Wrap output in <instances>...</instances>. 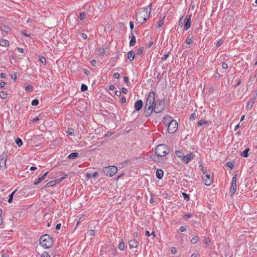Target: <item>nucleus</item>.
<instances>
[{
    "mask_svg": "<svg viewBox=\"0 0 257 257\" xmlns=\"http://www.w3.org/2000/svg\"><path fill=\"white\" fill-rule=\"evenodd\" d=\"M143 52V48H140L138 49V54L139 55H141Z\"/></svg>",
    "mask_w": 257,
    "mask_h": 257,
    "instance_id": "3c124183",
    "label": "nucleus"
},
{
    "mask_svg": "<svg viewBox=\"0 0 257 257\" xmlns=\"http://www.w3.org/2000/svg\"><path fill=\"white\" fill-rule=\"evenodd\" d=\"M143 101L141 99L137 100L135 104V110L139 111L143 107Z\"/></svg>",
    "mask_w": 257,
    "mask_h": 257,
    "instance_id": "f8f14e48",
    "label": "nucleus"
},
{
    "mask_svg": "<svg viewBox=\"0 0 257 257\" xmlns=\"http://www.w3.org/2000/svg\"><path fill=\"white\" fill-rule=\"evenodd\" d=\"M256 96H257V93H256L255 95L253 97V98L252 99V100H251L250 101L248 102L247 105H246V108L247 109H249L252 107L254 102L255 101V100L256 99Z\"/></svg>",
    "mask_w": 257,
    "mask_h": 257,
    "instance_id": "2eb2a0df",
    "label": "nucleus"
},
{
    "mask_svg": "<svg viewBox=\"0 0 257 257\" xmlns=\"http://www.w3.org/2000/svg\"><path fill=\"white\" fill-rule=\"evenodd\" d=\"M11 78L15 81L17 79V75L15 73L14 74H11Z\"/></svg>",
    "mask_w": 257,
    "mask_h": 257,
    "instance_id": "5fc2aeb1",
    "label": "nucleus"
},
{
    "mask_svg": "<svg viewBox=\"0 0 257 257\" xmlns=\"http://www.w3.org/2000/svg\"><path fill=\"white\" fill-rule=\"evenodd\" d=\"M40 243L42 246L47 248L52 246L53 241L52 238L48 234H45L40 238Z\"/></svg>",
    "mask_w": 257,
    "mask_h": 257,
    "instance_id": "7ed1b4c3",
    "label": "nucleus"
},
{
    "mask_svg": "<svg viewBox=\"0 0 257 257\" xmlns=\"http://www.w3.org/2000/svg\"><path fill=\"white\" fill-rule=\"evenodd\" d=\"M236 181H237V178H236V175L232 178L231 186L230 188L229 193L231 194V195H233L235 192V191L236 190Z\"/></svg>",
    "mask_w": 257,
    "mask_h": 257,
    "instance_id": "1a4fd4ad",
    "label": "nucleus"
},
{
    "mask_svg": "<svg viewBox=\"0 0 257 257\" xmlns=\"http://www.w3.org/2000/svg\"><path fill=\"white\" fill-rule=\"evenodd\" d=\"M201 167V171H202L204 176L202 177V180L204 184L206 186H210L212 182V179L208 174H206L204 168L202 166Z\"/></svg>",
    "mask_w": 257,
    "mask_h": 257,
    "instance_id": "0eeeda50",
    "label": "nucleus"
},
{
    "mask_svg": "<svg viewBox=\"0 0 257 257\" xmlns=\"http://www.w3.org/2000/svg\"><path fill=\"white\" fill-rule=\"evenodd\" d=\"M135 57V52L133 51H131L127 54V58L130 61H133Z\"/></svg>",
    "mask_w": 257,
    "mask_h": 257,
    "instance_id": "aec40b11",
    "label": "nucleus"
},
{
    "mask_svg": "<svg viewBox=\"0 0 257 257\" xmlns=\"http://www.w3.org/2000/svg\"><path fill=\"white\" fill-rule=\"evenodd\" d=\"M125 246V245L124 242L123 240L122 239H121L118 244V248L119 249L123 250L124 249Z\"/></svg>",
    "mask_w": 257,
    "mask_h": 257,
    "instance_id": "5701e85b",
    "label": "nucleus"
},
{
    "mask_svg": "<svg viewBox=\"0 0 257 257\" xmlns=\"http://www.w3.org/2000/svg\"><path fill=\"white\" fill-rule=\"evenodd\" d=\"M41 257H50V256L47 252L44 251L42 253Z\"/></svg>",
    "mask_w": 257,
    "mask_h": 257,
    "instance_id": "37998d69",
    "label": "nucleus"
},
{
    "mask_svg": "<svg viewBox=\"0 0 257 257\" xmlns=\"http://www.w3.org/2000/svg\"><path fill=\"white\" fill-rule=\"evenodd\" d=\"M121 92L120 91L117 90L115 91V95H117V96H120L121 95Z\"/></svg>",
    "mask_w": 257,
    "mask_h": 257,
    "instance_id": "bf43d9fd",
    "label": "nucleus"
},
{
    "mask_svg": "<svg viewBox=\"0 0 257 257\" xmlns=\"http://www.w3.org/2000/svg\"><path fill=\"white\" fill-rule=\"evenodd\" d=\"M196 118V114L195 113H192L190 116V120H194Z\"/></svg>",
    "mask_w": 257,
    "mask_h": 257,
    "instance_id": "de8ad7c7",
    "label": "nucleus"
},
{
    "mask_svg": "<svg viewBox=\"0 0 257 257\" xmlns=\"http://www.w3.org/2000/svg\"><path fill=\"white\" fill-rule=\"evenodd\" d=\"M192 38L193 37H191L190 38L189 37V36L186 39V43L187 44H191L193 42V41H192Z\"/></svg>",
    "mask_w": 257,
    "mask_h": 257,
    "instance_id": "7c9ffc66",
    "label": "nucleus"
},
{
    "mask_svg": "<svg viewBox=\"0 0 257 257\" xmlns=\"http://www.w3.org/2000/svg\"><path fill=\"white\" fill-rule=\"evenodd\" d=\"M95 231L94 230L91 229L88 231V234L90 236H92L94 234Z\"/></svg>",
    "mask_w": 257,
    "mask_h": 257,
    "instance_id": "79ce46f5",
    "label": "nucleus"
},
{
    "mask_svg": "<svg viewBox=\"0 0 257 257\" xmlns=\"http://www.w3.org/2000/svg\"><path fill=\"white\" fill-rule=\"evenodd\" d=\"M150 7L151 5L149 6L148 8H142L137 14V21L138 23L143 24L147 21L150 14L151 8L149 10Z\"/></svg>",
    "mask_w": 257,
    "mask_h": 257,
    "instance_id": "f03ea898",
    "label": "nucleus"
},
{
    "mask_svg": "<svg viewBox=\"0 0 257 257\" xmlns=\"http://www.w3.org/2000/svg\"><path fill=\"white\" fill-rule=\"evenodd\" d=\"M183 196L184 197V198L185 200H188L189 199V197H188V195L185 193H183Z\"/></svg>",
    "mask_w": 257,
    "mask_h": 257,
    "instance_id": "8fccbe9b",
    "label": "nucleus"
},
{
    "mask_svg": "<svg viewBox=\"0 0 257 257\" xmlns=\"http://www.w3.org/2000/svg\"><path fill=\"white\" fill-rule=\"evenodd\" d=\"M85 14L82 13L80 14L79 18L81 20H82L85 18Z\"/></svg>",
    "mask_w": 257,
    "mask_h": 257,
    "instance_id": "c03bdc74",
    "label": "nucleus"
},
{
    "mask_svg": "<svg viewBox=\"0 0 257 257\" xmlns=\"http://www.w3.org/2000/svg\"><path fill=\"white\" fill-rule=\"evenodd\" d=\"M40 61L43 65H45L46 64V60L45 57H40Z\"/></svg>",
    "mask_w": 257,
    "mask_h": 257,
    "instance_id": "c9c22d12",
    "label": "nucleus"
},
{
    "mask_svg": "<svg viewBox=\"0 0 257 257\" xmlns=\"http://www.w3.org/2000/svg\"><path fill=\"white\" fill-rule=\"evenodd\" d=\"M128 244L131 247H137L138 246V242L136 240H131L128 242Z\"/></svg>",
    "mask_w": 257,
    "mask_h": 257,
    "instance_id": "f3484780",
    "label": "nucleus"
},
{
    "mask_svg": "<svg viewBox=\"0 0 257 257\" xmlns=\"http://www.w3.org/2000/svg\"><path fill=\"white\" fill-rule=\"evenodd\" d=\"M104 49L102 48H99L98 49L97 53L99 55H102L104 53Z\"/></svg>",
    "mask_w": 257,
    "mask_h": 257,
    "instance_id": "c756f323",
    "label": "nucleus"
},
{
    "mask_svg": "<svg viewBox=\"0 0 257 257\" xmlns=\"http://www.w3.org/2000/svg\"><path fill=\"white\" fill-rule=\"evenodd\" d=\"M208 123L207 121L206 120H200L198 122V124H197V125L198 126H202L204 124H207Z\"/></svg>",
    "mask_w": 257,
    "mask_h": 257,
    "instance_id": "cd10ccee",
    "label": "nucleus"
},
{
    "mask_svg": "<svg viewBox=\"0 0 257 257\" xmlns=\"http://www.w3.org/2000/svg\"><path fill=\"white\" fill-rule=\"evenodd\" d=\"M124 81L126 83H129V80H128V78L126 76H124Z\"/></svg>",
    "mask_w": 257,
    "mask_h": 257,
    "instance_id": "052dcab7",
    "label": "nucleus"
},
{
    "mask_svg": "<svg viewBox=\"0 0 257 257\" xmlns=\"http://www.w3.org/2000/svg\"><path fill=\"white\" fill-rule=\"evenodd\" d=\"M6 85V83L5 82H2L0 83V86L2 88L4 87Z\"/></svg>",
    "mask_w": 257,
    "mask_h": 257,
    "instance_id": "680f3d73",
    "label": "nucleus"
},
{
    "mask_svg": "<svg viewBox=\"0 0 257 257\" xmlns=\"http://www.w3.org/2000/svg\"><path fill=\"white\" fill-rule=\"evenodd\" d=\"M165 17L163 18V19L160 21H159L158 23V27L160 28L163 25V19H164Z\"/></svg>",
    "mask_w": 257,
    "mask_h": 257,
    "instance_id": "58836bf2",
    "label": "nucleus"
},
{
    "mask_svg": "<svg viewBox=\"0 0 257 257\" xmlns=\"http://www.w3.org/2000/svg\"><path fill=\"white\" fill-rule=\"evenodd\" d=\"M78 156H79V154L78 153H72L68 156V158L69 159H74L77 158V157H78Z\"/></svg>",
    "mask_w": 257,
    "mask_h": 257,
    "instance_id": "4be33fe9",
    "label": "nucleus"
},
{
    "mask_svg": "<svg viewBox=\"0 0 257 257\" xmlns=\"http://www.w3.org/2000/svg\"><path fill=\"white\" fill-rule=\"evenodd\" d=\"M48 174V172L45 173L41 177H39L37 180H36L34 184L36 185L39 184L40 182H41L43 180L45 179V177L47 176Z\"/></svg>",
    "mask_w": 257,
    "mask_h": 257,
    "instance_id": "4468645a",
    "label": "nucleus"
},
{
    "mask_svg": "<svg viewBox=\"0 0 257 257\" xmlns=\"http://www.w3.org/2000/svg\"><path fill=\"white\" fill-rule=\"evenodd\" d=\"M6 156L5 155H2L0 157V168L1 170H4L6 166Z\"/></svg>",
    "mask_w": 257,
    "mask_h": 257,
    "instance_id": "9d476101",
    "label": "nucleus"
},
{
    "mask_svg": "<svg viewBox=\"0 0 257 257\" xmlns=\"http://www.w3.org/2000/svg\"><path fill=\"white\" fill-rule=\"evenodd\" d=\"M169 53H168L167 54H164L163 55V56L162 57V60L165 61L169 57Z\"/></svg>",
    "mask_w": 257,
    "mask_h": 257,
    "instance_id": "ea45409f",
    "label": "nucleus"
},
{
    "mask_svg": "<svg viewBox=\"0 0 257 257\" xmlns=\"http://www.w3.org/2000/svg\"><path fill=\"white\" fill-rule=\"evenodd\" d=\"M119 74L118 73H115L114 74H113V78H115V79H118L119 77Z\"/></svg>",
    "mask_w": 257,
    "mask_h": 257,
    "instance_id": "864d4df0",
    "label": "nucleus"
},
{
    "mask_svg": "<svg viewBox=\"0 0 257 257\" xmlns=\"http://www.w3.org/2000/svg\"><path fill=\"white\" fill-rule=\"evenodd\" d=\"M117 171V168L114 166L106 167L103 169L104 173L109 177L113 176Z\"/></svg>",
    "mask_w": 257,
    "mask_h": 257,
    "instance_id": "423d86ee",
    "label": "nucleus"
},
{
    "mask_svg": "<svg viewBox=\"0 0 257 257\" xmlns=\"http://www.w3.org/2000/svg\"><path fill=\"white\" fill-rule=\"evenodd\" d=\"M165 102L162 100H157L155 102L154 107L152 109V112L160 113L165 109Z\"/></svg>",
    "mask_w": 257,
    "mask_h": 257,
    "instance_id": "39448f33",
    "label": "nucleus"
},
{
    "mask_svg": "<svg viewBox=\"0 0 257 257\" xmlns=\"http://www.w3.org/2000/svg\"><path fill=\"white\" fill-rule=\"evenodd\" d=\"M96 64H97V61H96V60H92V61H91V64H92L93 66H96Z\"/></svg>",
    "mask_w": 257,
    "mask_h": 257,
    "instance_id": "338daca9",
    "label": "nucleus"
},
{
    "mask_svg": "<svg viewBox=\"0 0 257 257\" xmlns=\"http://www.w3.org/2000/svg\"><path fill=\"white\" fill-rule=\"evenodd\" d=\"M39 104V100L38 99H34L32 102V105L33 106H37Z\"/></svg>",
    "mask_w": 257,
    "mask_h": 257,
    "instance_id": "e433bc0d",
    "label": "nucleus"
},
{
    "mask_svg": "<svg viewBox=\"0 0 257 257\" xmlns=\"http://www.w3.org/2000/svg\"><path fill=\"white\" fill-rule=\"evenodd\" d=\"M195 155L194 154L190 153L186 156H184V157H183V159H182V160L185 163H187L190 160L193 159Z\"/></svg>",
    "mask_w": 257,
    "mask_h": 257,
    "instance_id": "9b49d317",
    "label": "nucleus"
},
{
    "mask_svg": "<svg viewBox=\"0 0 257 257\" xmlns=\"http://www.w3.org/2000/svg\"><path fill=\"white\" fill-rule=\"evenodd\" d=\"M16 143L19 146H21L23 144V142H22V141L21 139L20 138H18L16 140Z\"/></svg>",
    "mask_w": 257,
    "mask_h": 257,
    "instance_id": "473e14b6",
    "label": "nucleus"
},
{
    "mask_svg": "<svg viewBox=\"0 0 257 257\" xmlns=\"http://www.w3.org/2000/svg\"><path fill=\"white\" fill-rule=\"evenodd\" d=\"M226 165L228 167H230V168H232L233 166L232 163L230 162H228L226 163Z\"/></svg>",
    "mask_w": 257,
    "mask_h": 257,
    "instance_id": "6e6d98bb",
    "label": "nucleus"
},
{
    "mask_svg": "<svg viewBox=\"0 0 257 257\" xmlns=\"http://www.w3.org/2000/svg\"><path fill=\"white\" fill-rule=\"evenodd\" d=\"M173 119H172V117L169 116H165L163 119V122L166 125L169 126L170 122L171 121H173Z\"/></svg>",
    "mask_w": 257,
    "mask_h": 257,
    "instance_id": "ddd939ff",
    "label": "nucleus"
},
{
    "mask_svg": "<svg viewBox=\"0 0 257 257\" xmlns=\"http://www.w3.org/2000/svg\"><path fill=\"white\" fill-rule=\"evenodd\" d=\"M16 190H15L14 191H13L10 195H9V199L8 200V202L9 203H11L12 201H13V197H14V194L15 193V192H16Z\"/></svg>",
    "mask_w": 257,
    "mask_h": 257,
    "instance_id": "bb28decb",
    "label": "nucleus"
},
{
    "mask_svg": "<svg viewBox=\"0 0 257 257\" xmlns=\"http://www.w3.org/2000/svg\"><path fill=\"white\" fill-rule=\"evenodd\" d=\"M163 171L161 169H158L156 172V176L159 179H161L163 176Z\"/></svg>",
    "mask_w": 257,
    "mask_h": 257,
    "instance_id": "a211bd4d",
    "label": "nucleus"
},
{
    "mask_svg": "<svg viewBox=\"0 0 257 257\" xmlns=\"http://www.w3.org/2000/svg\"><path fill=\"white\" fill-rule=\"evenodd\" d=\"M55 184H56V182H55V180H53V181H50V182H48V183H47L45 187H51V186H53Z\"/></svg>",
    "mask_w": 257,
    "mask_h": 257,
    "instance_id": "2f4dec72",
    "label": "nucleus"
},
{
    "mask_svg": "<svg viewBox=\"0 0 257 257\" xmlns=\"http://www.w3.org/2000/svg\"><path fill=\"white\" fill-rule=\"evenodd\" d=\"M136 37L134 35L132 34L131 38V40L130 42V45L131 46H134L136 44Z\"/></svg>",
    "mask_w": 257,
    "mask_h": 257,
    "instance_id": "412c9836",
    "label": "nucleus"
},
{
    "mask_svg": "<svg viewBox=\"0 0 257 257\" xmlns=\"http://www.w3.org/2000/svg\"><path fill=\"white\" fill-rule=\"evenodd\" d=\"M9 44V42L6 40H3L0 42V45L2 46H8Z\"/></svg>",
    "mask_w": 257,
    "mask_h": 257,
    "instance_id": "393cba45",
    "label": "nucleus"
},
{
    "mask_svg": "<svg viewBox=\"0 0 257 257\" xmlns=\"http://www.w3.org/2000/svg\"><path fill=\"white\" fill-rule=\"evenodd\" d=\"M64 180V178H59L58 179H56V180H55V182H56V183H59L60 182H61L62 180Z\"/></svg>",
    "mask_w": 257,
    "mask_h": 257,
    "instance_id": "09e8293b",
    "label": "nucleus"
},
{
    "mask_svg": "<svg viewBox=\"0 0 257 257\" xmlns=\"http://www.w3.org/2000/svg\"><path fill=\"white\" fill-rule=\"evenodd\" d=\"M198 238H199L198 236H194V237H193L192 238V239H191V242L192 243H196V242L198 241Z\"/></svg>",
    "mask_w": 257,
    "mask_h": 257,
    "instance_id": "72a5a7b5",
    "label": "nucleus"
},
{
    "mask_svg": "<svg viewBox=\"0 0 257 257\" xmlns=\"http://www.w3.org/2000/svg\"><path fill=\"white\" fill-rule=\"evenodd\" d=\"M178 128V122L174 119L170 122L168 126V132L170 134L175 133Z\"/></svg>",
    "mask_w": 257,
    "mask_h": 257,
    "instance_id": "6e6552de",
    "label": "nucleus"
},
{
    "mask_svg": "<svg viewBox=\"0 0 257 257\" xmlns=\"http://www.w3.org/2000/svg\"><path fill=\"white\" fill-rule=\"evenodd\" d=\"M186 20V18H184V17H182L180 21H179V25H183V24L185 23Z\"/></svg>",
    "mask_w": 257,
    "mask_h": 257,
    "instance_id": "f704fd0d",
    "label": "nucleus"
},
{
    "mask_svg": "<svg viewBox=\"0 0 257 257\" xmlns=\"http://www.w3.org/2000/svg\"><path fill=\"white\" fill-rule=\"evenodd\" d=\"M130 28H131L132 30H133V28H134V26L133 22H132V21H131V22H130Z\"/></svg>",
    "mask_w": 257,
    "mask_h": 257,
    "instance_id": "774afa93",
    "label": "nucleus"
},
{
    "mask_svg": "<svg viewBox=\"0 0 257 257\" xmlns=\"http://www.w3.org/2000/svg\"><path fill=\"white\" fill-rule=\"evenodd\" d=\"M249 151V149L247 148V149H245L244 151H243V152H242L241 153V155L243 157L246 158L248 156V153Z\"/></svg>",
    "mask_w": 257,
    "mask_h": 257,
    "instance_id": "b1692460",
    "label": "nucleus"
},
{
    "mask_svg": "<svg viewBox=\"0 0 257 257\" xmlns=\"http://www.w3.org/2000/svg\"><path fill=\"white\" fill-rule=\"evenodd\" d=\"M175 154H176V156L179 158L183 159V157H184V156H183V153L180 151H176Z\"/></svg>",
    "mask_w": 257,
    "mask_h": 257,
    "instance_id": "a878e982",
    "label": "nucleus"
},
{
    "mask_svg": "<svg viewBox=\"0 0 257 257\" xmlns=\"http://www.w3.org/2000/svg\"><path fill=\"white\" fill-rule=\"evenodd\" d=\"M0 29L2 31L5 32L7 33H8L9 32H10V31L11 30V29L10 27L5 26V25L1 26Z\"/></svg>",
    "mask_w": 257,
    "mask_h": 257,
    "instance_id": "6ab92c4d",
    "label": "nucleus"
},
{
    "mask_svg": "<svg viewBox=\"0 0 257 257\" xmlns=\"http://www.w3.org/2000/svg\"><path fill=\"white\" fill-rule=\"evenodd\" d=\"M180 230L181 232H184V231H185L186 230V228L184 226H181L180 227Z\"/></svg>",
    "mask_w": 257,
    "mask_h": 257,
    "instance_id": "0e129e2a",
    "label": "nucleus"
},
{
    "mask_svg": "<svg viewBox=\"0 0 257 257\" xmlns=\"http://www.w3.org/2000/svg\"><path fill=\"white\" fill-rule=\"evenodd\" d=\"M87 86L85 84H82L81 86V90L82 91H85L87 90Z\"/></svg>",
    "mask_w": 257,
    "mask_h": 257,
    "instance_id": "4c0bfd02",
    "label": "nucleus"
},
{
    "mask_svg": "<svg viewBox=\"0 0 257 257\" xmlns=\"http://www.w3.org/2000/svg\"><path fill=\"white\" fill-rule=\"evenodd\" d=\"M171 252L172 254H175L176 252V249L175 247H172L171 248Z\"/></svg>",
    "mask_w": 257,
    "mask_h": 257,
    "instance_id": "4d7b16f0",
    "label": "nucleus"
},
{
    "mask_svg": "<svg viewBox=\"0 0 257 257\" xmlns=\"http://www.w3.org/2000/svg\"><path fill=\"white\" fill-rule=\"evenodd\" d=\"M61 223H58L56 225V230H59L61 228Z\"/></svg>",
    "mask_w": 257,
    "mask_h": 257,
    "instance_id": "e2e57ef3",
    "label": "nucleus"
},
{
    "mask_svg": "<svg viewBox=\"0 0 257 257\" xmlns=\"http://www.w3.org/2000/svg\"><path fill=\"white\" fill-rule=\"evenodd\" d=\"M155 153L158 157H164L169 153V149L164 144L159 145L156 147Z\"/></svg>",
    "mask_w": 257,
    "mask_h": 257,
    "instance_id": "20e7f679",
    "label": "nucleus"
},
{
    "mask_svg": "<svg viewBox=\"0 0 257 257\" xmlns=\"http://www.w3.org/2000/svg\"><path fill=\"white\" fill-rule=\"evenodd\" d=\"M191 216V215L190 214H185L183 216V218L186 219H187Z\"/></svg>",
    "mask_w": 257,
    "mask_h": 257,
    "instance_id": "13d9d810",
    "label": "nucleus"
},
{
    "mask_svg": "<svg viewBox=\"0 0 257 257\" xmlns=\"http://www.w3.org/2000/svg\"><path fill=\"white\" fill-rule=\"evenodd\" d=\"M222 43H223V41H222V40H219V41L217 43V44H216V46L217 47H218L222 45Z\"/></svg>",
    "mask_w": 257,
    "mask_h": 257,
    "instance_id": "49530a36",
    "label": "nucleus"
},
{
    "mask_svg": "<svg viewBox=\"0 0 257 257\" xmlns=\"http://www.w3.org/2000/svg\"><path fill=\"white\" fill-rule=\"evenodd\" d=\"M191 15H190L189 18L187 19H186V22L185 23V30H186L190 28L191 26Z\"/></svg>",
    "mask_w": 257,
    "mask_h": 257,
    "instance_id": "dca6fc26",
    "label": "nucleus"
},
{
    "mask_svg": "<svg viewBox=\"0 0 257 257\" xmlns=\"http://www.w3.org/2000/svg\"><path fill=\"white\" fill-rule=\"evenodd\" d=\"M26 90L29 91H32L33 90V87L31 85H29L26 87Z\"/></svg>",
    "mask_w": 257,
    "mask_h": 257,
    "instance_id": "a19ab883",
    "label": "nucleus"
},
{
    "mask_svg": "<svg viewBox=\"0 0 257 257\" xmlns=\"http://www.w3.org/2000/svg\"><path fill=\"white\" fill-rule=\"evenodd\" d=\"M7 93L4 91L0 92V97L2 99H5L7 97Z\"/></svg>",
    "mask_w": 257,
    "mask_h": 257,
    "instance_id": "c85d7f7f",
    "label": "nucleus"
},
{
    "mask_svg": "<svg viewBox=\"0 0 257 257\" xmlns=\"http://www.w3.org/2000/svg\"><path fill=\"white\" fill-rule=\"evenodd\" d=\"M98 173L97 172H94L92 174H91L92 177H96L98 175Z\"/></svg>",
    "mask_w": 257,
    "mask_h": 257,
    "instance_id": "69168bd1",
    "label": "nucleus"
},
{
    "mask_svg": "<svg viewBox=\"0 0 257 257\" xmlns=\"http://www.w3.org/2000/svg\"><path fill=\"white\" fill-rule=\"evenodd\" d=\"M228 67V66H227V64L225 63H223L222 64V68L223 69H226Z\"/></svg>",
    "mask_w": 257,
    "mask_h": 257,
    "instance_id": "603ef678",
    "label": "nucleus"
},
{
    "mask_svg": "<svg viewBox=\"0 0 257 257\" xmlns=\"http://www.w3.org/2000/svg\"><path fill=\"white\" fill-rule=\"evenodd\" d=\"M67 133L70 135H72L73 134V130L72 128H69L67 131Z\"/></svg>",
    "mask_w": 257,
    "mask_h": 257,
    "instance_id": "a18cd8bd",
    "label": "nucleus"
},
{
    "mask_svg": "<svg viewBox=\"0 0 257 257\" xmlns=\"http://www.w3.org/2000/svg\"><path fill=\"white\" fill-rule=\"evenodd\" d=\"M155 93L151 92L148 96L144 107V114L146 116H149L152 113V109L154 107L155 102Z\"/></svg>",
    "mask_w": 257,
    "mask_h": 257,
    "instance_id": "f257e3e1",
    "label": "nucleus"
}]
</instances>
